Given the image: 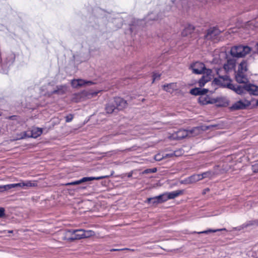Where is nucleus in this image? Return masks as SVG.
<instances>
[{"label": "nucleus", "mask_w": 258, "mask_h": 258, "mask_svg": "<svg viewBox=\"0 0 258 258\" xmlns=\"http://www.w3.org/2000/svg\"><path fill=\"white\" fill-rule=\"evenodd\" d=\"M208 92H213L212 91H209L208 89H202L200 88H195L191 89L190 91V93L192 95H200L199 98V102L202 105L213 104L215 102L214 99L206 95Z\"/></svg>", "instance_id": "obj_1"}, {"label": "nucleus", "mask_w": 258, "mask_h": 258, "mask_svg": "<svg viewBox=\"0 0 258 258\" xmlns=\"http://www.w3.org/2000/svg\"><path fill=\"white\" fill-rule=\"evenodd\" d=\"M206 130L204 127H196L190 130H179L176 133V138L177 139H182L185 137H191L197 136Z\"/></svg>", "instance_id": "obj_2"}, {"label": "nucleus", "mask_w": 258, "mask_h": 258, "mask_svg": "<svg viewBox=\"0 0 258 258\" xmlns=\"http://www.w3.org/2000/svg\"><path fill=\"white\" fill-rule=\"evenodd\" d=\"M250 51V47L246 46H235L230 50L231 54L236 57H242L248 54Z\"/></svg>", "instance_id": "obj_3"}, {"label": "nucleus", "mask_w": 258, "mask_h": 258, "mask_svg": "<svg viewBox=\"0 0 258 258\" xmlns=\"http://www.w3.org/2000/svg\"><path fill=\"white\" fill-rule=\"evenodd\" d=\"M224 87L233 90L238 95H243L246 93V84L234 85L230 81L225 83Z\"/></svg>", "instance_id": "obj_4"}, {"label": "nucleus", "mask_w": 258, "mask_h": 258, "mask_svg": "<svg viewBox=\"0 0 258 258\" xmlns=\"http://www.w3.org/2000/svg\"><path fill=\"white\" fill-rule=\"evenodd\" d=\"M251 104L250 101L243 99L234 102L230 107L231 110H243L246 109Z\"/></svg>", "instance_id": "obj_5"}, {"label": "nucleus", "mask_w": 258, "mask_h": 258, "mask_svg": "<svg viewBox=\"0 0 258 258\" xmlns=\"http://www.w3.org/2000/svg\"><path fill=\"white\" fill-rule=\"evenodd\" d=\"M213 77V71L211 70H206L203 76L198 82L199 86L200 87L204 86L206 83L212 79Z\"/></svg>", "instance_id": "obj_6"}, {"label": "nucleus", "mask_w": 258, "mask_h": 258, "mask_svg": "<svg viewBox=\"0 0 258 258\" xmlns=\"http://www.w3.org/2000/svg\"><path fill=\"white\" fill-rule=\"evenodd\" d=\"M190 69L194 73L196 74H204L206 69L204 63L200 62H196L190 66Z\"/></svg>", "instance_id": "obj_7"}, {"label": "nucleus", "mask_w": 258, "mask_h": 258, "mask_svg": "<svg viewBox=\"0 0 258 258\" xmlns=\"http://www.w3.org/2000/svg\"><path fill=\"white\" fill-rule=\"evenodd\" d=\"M103 177L100 176V177H83L82 179L76 180L75 181L67 183L66 184V185H78L82 183L88 182L90 181H92L93 180H99L101 179H102Z\"/></svg>", "instance_id": "obj_8"}, {"label": "nucleus", "mask_w": 258, "mask_h": 258, "mask_svg": "<svg viewBox=\"0 0 258 258\" xmlns=\"http://www.w3.org/2000/svg\"><path fill=\"white\" fill-rule=\"evenodd\" d=\"M13 188H26L28 187L34 186L35 183L31 181H21L19 183H12Z\"/></svg>", "instance_id": "obj_9"}, {"label": "nucleus", "mask_w": 258, "mask_h": 258, "mask_svg": "<svg viewBox=\"0 0 258 258\" xmlns=\"http://www.w3.org/2000/svg\"><path fill=\"white\" fill-rule=\"evenodd\" d=\"M72 85L74 88H78L83 86H90L94 84L92 81H87L82 79L74 80L72 81Z\"/></svg>", "instance_id": "obj_10"}, {"label": "nucleus", "mask_w": 258, "mask_h": 258, "mask_svg": "<svg viewBox=\"0 0 258 258\" xmlns=\"http://www.w3.org/2000/svg\"><path fill=\"white\" fill-rule=\"evenodd\" d=\"M218 34V30L216 29H210L208 30L205 36V38L207 40H214Z\"/></svg>", "instance_id": "obj_11"}, {"label": "nucleus", "mask_w": 258, "mask_h": 258, "mask_svg": "<svg viewBox=\"0 0 258 258\" xmlns=\"http://www.w3.org/2000/svg\"><path fill=\"white\" fill-rule=\"evenodd\" d=\"M161 17V15L158 11L155 10L148 14V15L146 17V20L147 21H156L160 19Z\"/></svg>", "instance_id": "obj_12"}, {"label": "nucleus", "mask_w": 258, "mask_h": 258, "mask_svg": "<svg viewBox=\"0 0 258 258\" xmlns=\"http://www.w3.org/2000/svg\"><path fill=\"white\" fill-rule=\"evenodd\" d=\"M202 176L201 174H194L186 179H185L184 181H182L181 183L190 184L196 182L198 181L202 180Z\"/></svg>", "instance_id": "obj_13"}, {"label": "nucleus", "mask_w": 258, "mask_h": 258, "mask_svg": "<svg viewBox=\"0 0 258 258\" xmlns=\"http://www.w3.org/2000/svg\"><path fill=\"white\" fill-rule=\"evenodd\" d=\"M246 92H248L250 95L257 96L258 86L250 83L247 84Z\"/></svg>", "instance_id": "obj_14"}, {"label": "nucleus", "mask_w": 258, "mask_h": 258, "mask_svg": "<svg viewBox=\"0 0 258 258\" xmlns=\"http://www.w3.org/2000/svg\"><path fill=\"white\" fill-rule=\"evenodd\" d=\"M162 88L164 90L170 93H172L174 91L178 89L177 84L174 83L164 85L162 86Z\"/></svg>", "instance_id": "obj_15"}, {"label": "nucleus", "mask_w": 258, "mask_h": 258, "mask_svg": "<svg viewBox=\"0 0 258 258\" xmlns=\"http://www.w3.org/2000/svg\"><path fill=\"white\" fill-rule=\"evenodd\" d=\"M244 73H237L235 79L236 81L241 84H247L248 79L244 74Z\"/></svg>", "instance_id": "obj_16"}, {"label": "nucleus", "mask_w": 258, "mask_h": 258, "mask_svg": "<svg viewBox=\"0 0 258 258\" xmlns=\"http://www.w3.org/2000/svg\"><path fill=\"white\" fill-rule=\"evenodd\" d=\"M183 192L182 190H178L173 191L170 192H166L168 197V200L173 199L180 195H182Z\"/></svg>", "instance_id": "obj_17"}, {"label": "nucleus", "mask_w": 258, "mask_h": 258, "mask_svg": "<svg viewBox=\"0 0 258 258\" xmlns=\"http://www.w3.org/2000/svg\"><path fill=\"white\" fill-rule=\"evenodd\" d=\"M115 102L119 109H121L126 105V101L122 98H116L115 99Z\"/></svg>", "instance_id": "obj_18"}, {"label": "nucleus", "mask_w": 258, "mask_h": 258, "mask_svg": "<svg viewBox=\"0 0 258 258\" xmlns=\"http://www.w3.org/2000/svg\"><path fill=\"white\" fill-rule=\"evenodd\" d=\"M235 67V63L233 60H228L227 63L224 64V69L226 72L233 69Z\"/></svg>", "instance_id": "obj_19"}, {"label": "nucleus", "mask_w": 258, "mask_h": 258, "mask_svg": "<svg viewBox=\"0 0 258 258\" xmlns=\"http://www.w3.org/2000/svg\"><path fill=\"white\" fill-rule=\"evenodd\" d=\"M80 233H81L82 238H88L95 235V233L92 230H84L80 229Z\"/></svg>", "instance_id": "obj_20"}, {"label": "nucleus", "mask_w": 258, "mask_h": 258, "mask_svg": "<svg viewBox=\"0 0 258 258\" xmlns=\"http://www.w3.org/2000/svg\"><path fill=\"white\" fill-rule=\"evenodd\" d=\"M247 70V63L243 61H242L238 66V73H244Z\"/></svg>", "instance_id": "obj_21"}, {"label": "nucleus", "mask_w": 258, "mask_h": 258, "mask_svg": "<svg viewBox=\"0 0 258 258\" xmlns=\"http://www.w3.org/2000/svg\"><path fill=\"white\" fill-rule=\"evenodd\" d=\"M79 231H80V229L73 230L72 241L82 238L81 233Z\"/></svg>", "instance_id": "obj_22"}, {"label": "nucleus", "mask_w": 258, "mask_h": 258, "mask_svg": "<svg viewBox=\"0 0 258 258\" xmlns=\"http://www.w3.org/2000/svg\"><path fill=\"white\" fill-rule=\"evenodd\" d=\"M73 230H67L63 233L62 239L65 240L72 241Z\"/></svg>", "instance_id": "obj_23"}, {"label": "nucleus", "mask_w": 258, "mask_h": 258, "mask_svg": "<svg viewBox=\"0 0 258 258\" xmlns=\"http://www.w3.org/2000/svg\"><path fill=\"white\" fill-rule=\"evenodd\" d=\"M42 133L41 128H35L33 129L31 132V137L34 138H36L37 137L40 136Z\"/></svg>", "instance_id": "obj_24"}, {"label": "nucleus", "mask_w": 258, "mask_h": 258, "mask_svg": "<svg viewBox=\"0 0 258 258\" xmlns=\"http://www.w3.org/2000/svg\"><path fill=\"white\" fill-rule=\"evenodd\" d=\"M201 174L202 179L206 178H211L215 175V172L212 171H208Z\"/></svg>", "instance_id": "obj_25"}, {"label": "nucleus", "mask_w": 258, "mask_h": 258, "mask_svg": "<svg viewBox=\"0 0 258 258\" xmlns=\"http://www.w3.org/2000/svg\"><path fill=\"white\" fill-rule=\"evenodd\" d=\"M159 202L160 203L167 201L168 200V197L167 193H164L161 195L157 196Z\"/></svg>", "instance_id": "obj_26"}, {"label": "nucleus", "mask_w": 258, "mask_h": 258, "mask_svg": "<svg viewBox=\"0 0 258 258\" xmlns=\"http://www.w3.org/2000/svg\"><path fill=\"white\" fill-rule=\"evenodd\" d=\"M227 57V54L226 53V52L225 51V50L224 49H223L222 50V51L219 52V57L218 58H216L215 57V59H219V60L221 61L224 59H226Z\"/></svg>", "instance_id": "obj_27"}, {"label": "nucleus", "mask_w": 258, "mask_h": 258, "mask_svg": "<svg viewBox=\"0 0 258 258\" xmlns=\"http://www.w3.org/2000/svg\"><path fill=\"white\" fill-rule=\"evenodd\" d=\"M147 202L149 203H152L153 204H160L157 196L153 198H148L147 199Z\"/></svg>", "instance_id": "obj_28"}, {"label": "nucleus", "mask_w": 258, "mask_h": 258, "mask_svg": "<svg viewBox=\"0 0 258 258\" xmlns=\"http://www.w3.org/2000/svg\"><path fill=\"white\" fill-rule=\"evenodd\" d=\"M225 230L226 229L225 228H224V229H215V230L209 229V230H207L199 232H198V233H199V234H201V233L208 234V233H211V232H216L217 231H220Z\"/></svg>", "instance_id": "obj_29"}, {"label": "nucleus", "mask_w": 258, "mask_h": 258, "mask_svg": "<svg viewBox=\"0 0 258 258\" xmlns=\"http://www.w3.org/2000/svg\"><path fill=\"white\" fill-rule=\"evenodd\" d=\"M115 109L114 105L108 104L106 107V110L108 113H111Z\"/></svg>", "instance_id": "obj_30"}, {"label": "nucleus", "mask_w": 258, "mask_h": 258, "mask_svg": "<svg viewBox=\"0 0 258 258\" xmlns=\"http://www.w3.org/2000/svg\"><path fill=\"white\" fill-rule=\"evenodd\" d=\"M12 188H13L12 184L2 185V187H1L2 191H6V190H9Z\"/></svg>", "instance_id": "obj_31"}, {"label": "nucleus", "mask_w": 258, "mask_h": 258, "mask_svg": "<svg viewBox=\"0 0 258 258\" xmlns=\"http://www.w3.org/2000/svg\"><path fill=\"white\" fill-rule=\"evenodd\" d=\"M252 170L254 172H258V161L252 166Z\"/></svg>", "instance_id": "obj_32"}, {"label": "nucleus", "mask_w": 258, "mask_h": 258, "mask_svg": "<svg viewBox=\"0 0 258 258\" xmlns=\"http://www.w3.org/2000/svg\"><path fill=\"white\" fill-rule=\"evenodd\" d=\"M60 87L62 88L61 89H62V90L61 91L60 89L59 88L58 90V92L59 93H62L67 90V87L66 86H60Z\"/></svg>", "instance_id": "obj_33"}, {"label": "nucleus", "mask_w": 258, "mask_h": 258, "mask_svg": "<svg viewBox=\"0 0 258 258\" xmlns=\"http://www.w3.org/2000/svg\"><path fill=\"white\" fill-rule=\"evenodd\" d=\"M190 31L189 28H185L183 31L182 32V35L183 36H185L187 35V32H188Z\"/></svg>", "instance_id": "obj_34"}, {"label": "nucleus", "mask_w": 258, "mask_h": 258, "mask_svg": "<svg viewBox=\"0 0 258 258\" xmlns=\"http://www.w3.org/2000/svg\"><path fill=\"white\" fill-rule=\"evenodd\" d=\"M5 215V209L3 208H0V218L3 217Z\"/></svg>", "instance_id": "obj_35"}, {"label": "nucleus", "mask_w": 258, "mask_h": 258, "mask_svg": "<svg viewBox=\"0 0 258 258\" xmlns=\"http://www.w3.org/2000/svg\"><path fill=\"white\" fill-rule=\"evenodd\" d=\"M153 82H154L156 79H157L159 78L160 74H157V73L154 74L153 76Z\"/></svg>", "instance_id": "obj_36"}, {"label": "nucleus", "mask_w": 258, "mask_h": 258, "mask_svg": "<svg viewBox=\"0 0 258 258\" xmlns=\"http://www.w3.org/2000/svg\"><path fill=\"white\" fill-rule=\"evenodd\" d=\"M163 157H161L160 155V154H158V155H155V159L156 160H157V161H160L162 159V158H163Z\"/></svg>", "instance_id": "obj_37"}, {"label": "nucleus", "mask_w": 258, "mask_h": 258, "mask_svg": "<svg viewBox=\"0 0 258 258\" xmlns=\"http://www.w3.org/2000/svg\"><path fill=\"white\" fill-rule=\"evenodd\" d=\"M73 119V116L72 115H70L69 116H67L66 117V121L67 122H70Z\"/></svg>", "instance_id": "obj_38"}, {"label": "nucleus", "mask_w": 258, "mask_h": 258, "mask_svg": "<svg viewBox=\"0 0 258 258\" xmlns=\"http://www.w3.org/2000/svg\"><path fill=\"white\" fill-rule=\"evenodd\" d=\"M98 92H94L90 94L92 96H96L98 94Z\"/></svg>", "instance_id": "obj_39"}, {"label": "nucleus", "mask_w": 258, "mask_h": 258, "mask_svg": "<svg viewBox=\"0 0 258 258\" xmlns=\"http://www.w3.org/2000/svg\"><path fill=\"white\" fill-rule=\"evenodd\" d=\"M219 53V51L218 50H216L214 52V55H217Z\"/></svg>", "instance_id": "obj_40"}, {"label": "nucleus", "mask_w": 258, "mask_h": 258, "mask_svg": "<svg viewBox=\"0 0 258 258\" xmlns=\"http://www.w3.org/2000/svg\"><path fill=\"white\" fill-rule=\"evenodd\" d=\"M174 155H175V156H179V154L178 153V152H177V151H176V152H174Z\"/></svg>", "instance_id": "obj_41"}, {"label": "nucleus", "mask_w": 258, "mask_h": 258, "mask_svg": "<svg viewBox=\"0 0 258 258\" xmlns=\"http://www.w3.org/2000/svg\"><path fill=\"white\" fill-rule=\"evenodd\" d=\"M132 173H129L128 174V177H131V176H132Z\"/></svg>", "instance_id": "obj_42"}, {"label": "nucleus", "mask_w": 258, "mask_h": 258, "mask_svg": "<svg viewBox=\"0 0 258 258\" xmlns=\"http://www.w3.org/2000/svg\"><path fill=\"white\" fill-rule=\"evenodd\" d=\"M156 170V169H153V170H152V172H155Z\"/></svg>", "instance_id": "obj_43"}, {"label": "nucleus", "mask_w": 258, "mask_h": 258, "mask_svg": "<svg viewBox=\"0 0 258 258\" xmlns=\"http://www.w3.org/2000/svg\"><path fill=\"white\" fill-rule=\"evenodd\" d=\"M256 105H257V106H258V100L256 101Z\"/></svg>", "instance_id": "obj_44"}, {"label": "nucleus", "mask_w": 258, "mask_h": 258, "mask_svg": "<svg viewBox=\"0 0 258 258\" xmlns=\"http://www.w3.org/2000/svg\"><path fill=\"white\" fill-rule=\"evenodd\" d=\"M1 187H2V185H0V191H2V189H1Z\"/></svg>", "instance_id": "obj_45"}, {"label": "nucleus", "mask_w": 258, "mask_h": 258, "mask_svg": "<svg viewBox=\"0 0 258 258\" xmlns=\"http://www.w3.org/2000/svg\"><path fill=\"white\" fill-rule=\"evenodd\" d=\"M1 115V113H0V116Z\"/></svg>", "instance_id": "obj_46"}]
</instances>
